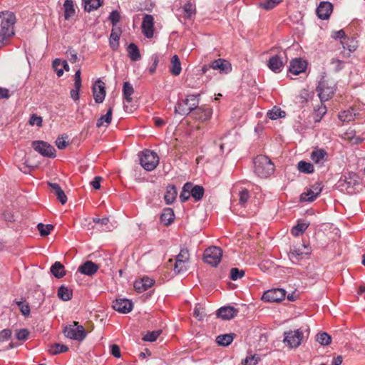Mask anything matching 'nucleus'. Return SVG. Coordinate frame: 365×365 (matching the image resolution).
<instances>
[{
  "label": "nucleus",
  "instance_id": "obj_40",
  "mask_svg": "<svg viewBox=\"0 0 365 365\" xmlns=\"http://www.w3.org/2000/svg\"><path fill=\"white\" fill-rule=\"evenodd\" d=\"M86 11H91L98 9L103 4L102 0H82Z\"/></svg>",
  "mask_w": 365,
  "mask_h": 365
},
{
  "label": "nucleus",
  "instance_id": "obj_21",
  "mask_svg": "<svg viewBox=\"0 0 365 365\" xmlns=\"http://www.w3.org/2000/svg\"><path fill=\"white\" fill-rule=\"evenodd\" d=\"M81 75V69L78 68L74 74V83H73L74 88H73L70 93L71 98L74 101H78L79 100V92H80V90H81V88L82 86Z\"/></svg>",
  "mask_w": 365,
  "mask_h": 365
},
{
  "label": "nucleus",
  "instance_id": "obj_17",
  "mask_svg": "<svg viewBox=\"0 0 365 365\" xmlns=\"http://www.w3.org/2000/svg\"><path fill=\"white\" fill-rule=\"evenodd\" d=\"M333 11V5L329 1H322L317 8L316 13L319 19L327 20Z\"/></svg>",
  "mask_w": 365,
  "mask_h": 365
},
{
  "label": "nucleus",
  "instance_id": "obj_9",
  "mask_svg": "<svg viewBox=\"0 0 365 365\" xmlns=\"http://www.w3.org/2000/svg\"><path fill=\"white\" fill-rule=\"evenodd\" d=\"M33 148L44 157L53 158L56 157V150L51 144L45 141L36 140L32 143Z\"/></svg>",
  "mask_w": 365,
  "mask_h": 365
},
{
  "label": "nucleus",
  "instance_id": "obj_63",
  "mask_svg": "<svg viewBox=\"0 0 365 365\" xmlns=\"http://www.w3.org/2000/svg\"><path fill=\"white\" fill-rule=\"evenodd\" d=\"M68 138L67 135H66L65 138H63V136H61V137L59 136L57 138V139L56 140V145L58 149L63 150L67 147L68 143H66L65 140V138Z\"/></svg>",
  "mask_w": 365,
  "mask_h": 365
},
{
  "label": "nucleus",
  "instance_id": "obj_36",
  "mask_svg": "<svg viewBox=\"0 0 365 365\" xmlns=\"http://www.w3.org/2000/svg\"><path fill=\"white\" fill-rule=\"evenodd\" d=\"M127 50H128V56L130 57L131 61H137L140 59L141 56L140 53V51H139L138 46L135 43H130L128 46Z\"/></svg>",
  "mask_w": 365,
  "mask_h": 365
},
{
  "label": "nucleus",
  "instance_id": "obj_31",
  "mask_svg": "<svg viewBox=\"0 0 365 365\" xmlns=\"http://www.w3.org/2000/svg\"><path fill=\"white\" fill-rule=\"evenodd\" d=\"M175 219L173 210L170 207L163 209V213L160 215L161 222L168 226L170 225Z\"/></svg>",
  "mask_w": 365,
  "mask_h": 365
},
{
  "label": "nucleus",
  "instance_id": "obj_32",
  "mask_svg": "<svg viewBox=\"0 0 365 365\" xmlns=\"http://www.w3.org/2000/svg\"><path fill=\"white\" fill-rule=\"evenodd\" d=\"M177 195L178 192L175 186L173 185H169L167 187L166 192L164 196L166 204H172L175 200Z\"/></svg>",
  "mask_w": 365,
  "mask_h": 365
},
{
  "label": "nucleus",
  "instance_id": "obj_30",
  "mask_svg": "<svg viewBox=\"0 0 365 365\" xmlns=\"http://www.w3.org/2000/svg\"><path fill=\"white\" fill-rule=\"evenodd\" d=\"M182 71L181 63L178 55H174L170 60V72L172 75L178 76Z\"/></svg>",
  "mask_w": 365,
  "mask_h": 365
},
{
  "label": "nucleus",
  "instance_id": "obj_34",
  "mask_svg": "<svg viewBox=\"0 0 365 365\" xmlns=\"http://www.w3.org/2000/svg\"><path fill=\"white\" fill-rule=\"evenodd\" d=\"M64 9V19L68 20L73 17L76 14L74 4L72 0H65L63 4Z\"/></svg>",
  "mask_w": 365,
  "mask_h": 365
},
{
  "label": "nucleus",
  "instance_id": "obj_19",
  "mask_svg": "<svg viewBox=\"0 0 365 365\" xmlns=\"http://www.w3.org/2000/svg\"><path fill=\"white\" fill-rule=\"evenodd\" d=\"M239 311L232 306L222 307L217 310V316L224 320H230L237 316Z\"/></svg>",
  "mask_w": 365,
  "mask_h": 365
},
{
  "label": "nucleus",
  "instance_id": "obj_25",
  "mask_svg": "<svg viewBox=\"0 0 365 365\" xmlns=\"http://www.w3.org/2000/svg\"><path fill=\"white\" fill-rule=\"evenodd\" d=\"M192 115L197 120L206 121L211 118L212 110L210 108L199 107L195 109V110L192 113Z\"/></svg>",
  "mask_w": 365,
  "mask_h": 365
},
{
  "label": "nucleus",
  "instance_id": "obj_1",
  "mask_svg": "<svg viewBox=\"0 0 365 365\" xmlns=\"http://www.w3.org/2000/svg\"><path fill=\"white\" fill-rule=\"evenodd\" d=\"M16 16L11 11L0 13V49L5 46L10 37L14 35V26Z\"/></svg>",
  "mask_w": 365,
  "mask_h": 365
},
{
  "label": "nucleus",
  "instance_id": "obj_38",
  "mask_svg": "<svg viewBox=\"0 0 365 365\" xmlns=\"http://www.w3.org/2000/svg\"><path fill=\"white\" fill-rule=\"evenodd\" d=\"M234 336V334H220L217 337L216 341L220 346H227L232 342Z\"/></svg>",
  "mask_w": 365,
  "mask_h": 365
},
{
  "label": "nucleus",
  "instance_id": "obj_45",
  "mask_svg": "<svg viewBox=\"0 0 365 365\" xmlns=\"http://www.w3.org/2000/svg\"><path fill=\"white\" fill-rule=\"evenodd\" d=\"M283 0H264L259 4V6L264 10H271L281 4Z\"/></svg>",
  "mask_w": 365,
  "mask_h": 365
},
{
  "label": "nucleus",
  "instance_id": "obj_53",
  "mask_svg": "<svg viewBox=\"0 0 365 365\" xmlns=\"http://www.w3.org/2000/svg\"><path fill=\"white\" fill-rule=\"evenodd\" d=\"M338 118L342 122H349L354 120L352 111L349 110L340 112L338 115Z\"/></svg>",
  "mask_w": 365,
  "mask_h": 365
},
{
  "label": "nucleus",
  "instance_id": "obj_18",
  "mask_svg": "<svg viewBox=\"0 0 365 365\" xmlns=\"http://www.w3.org/2000/svg\"><path fill=\"white\" fill-rule=\"evenodd\" d=\"M210 66L213 70H218L220 73L227 74L232 71L231 63L224 58H218L212 61Z\"/></svg>",
  "mask_w": 365,
  "mask_h": 365
},
{
  "label": "nucleus",
  "instance_id": "obj_42",
  "mask_svg": "<svg viewBox=\"0 0 365 365\" xmlns=\"http://www.w3.org/2000/svg\"><path fill=\"white\" fill-rule=\"evenodd\" d=\"M68 350L67 346L59 343H56L50 346L48 351L52 355L66 352Z\"/></svg>",
  "mask_w": 365,
  "mask_h": 365
},
{
  "label": "nucleus",
  "instance_id": "obj_62",
  "mask_svg": "<svg viewBox=\"0 0 365 365\" xmlns=\"http://www.w3.org/2000/svg\"><path fill=\"white\" fill-rule=\"evenodd\" d=\"M66 53L71 63H73L78 61L77 53L73 48H69Z\"/></svg>",
  "mask_w": 365,
  "mask_h": 365
},
{
  "label": "nucleus",
  "instance_id": "obj_56",
  "mask_svg": "<svg viewBox=\"0 0 365 365\" xmlns=\"http://www.w3.org/2000/svg\"><path fill=\"white\" fill-rule=\"evenodd\" d=\"M61 66V61L59 58H56L53 60L52 63V67L53 70L56 72V74L58 77L61 76L63 74V69L60 68Z\"/></svg>",
  "mask_w": 365,
  "mask_h": 365
},
{
  "label": "nucleus",
  "instance_id": "obj_54",
  "mask_svg": "<svg viewBox=\"0 0 365 365\" xmlns=\"http://www.w3.org/2000/svg\"><path fill=\"white\" fill-rule=\"evenodd\" d=\"M245 271L243 269H239L238 268L233 267L230 269V279L232 280H237L242 278L245 275Z\"/></svg>",
  "mask_w": 365,
  "mask_h": 365
},
{
  "label": "nucleus",
  "instance_id": "obj_52",
  "mask_svg": "<svg viewBox=\"0 0 365 365\" xmlns=\"http://www.w3.org/2000/svg\"><path fill=\"white\" fill-rule=\"evenodd\" d=\"M38 230L41 236H47L50 234L51 231L53 229L51 225H43V223H38L37 225Z\"/></svg>",
  "mask_w": 365,
  "mask_h": 365
},
{
  "label": "nucleus",
  "instance_id": "obj_28",
  "mask_svg": "<svg viewBox=\"0 0 365 365\" xmlns=\"http://www.w3.org/2000/svg\"><path fill=\"white\" fill-rule=\"evenodd\" d=\"M121 35L120 29H113L109 38V45L113 51H116L119 47V40Z\"/></svg>",
  "mask_w": 365,
  "mask_h": 365
},
{
  "label": "nucleus",
  "instance_id": "obj_15",
  "mask_svg": "<svg viewBox=\"0 0 365 365\" xmlns=\"http://www.w3.org/2000/svg\"><path fill=\"white\" fill-rule=\"evenodd\" d=\"M112 307L118 312L127 314L133 309V303L127 299H116L113 302Z\"/></svg>",
  "mask_w": 365,
  "mask_h": 365
},
{
  "label": "nucleus",
  "instance_id": "obj_16",
  "mask_svg": "<svg viewBox=\"0 0 365 365\" xmlns=\"http://www.w3.org/2000/svg\"><path fill=\"white\" fill-rule=\"evenodd\" d=\"M284 53H279L272 56L267 63L269 68L274 73H279L284 67L283 55Z\"/></svg>",
  "mask_w": 365,
  "mask_h": 365
},
{
  "label": "nucleus",
  "instance_id": "obj_6",
  "mask_svg": "<svg viewBox=\"0 0 365 365\" xmlns=\"http://www.w3.org/2000/svg\"><path fill=\"white\" fill-rule=\"evenodd\" d=\"M140 163L147 171L153 170L159 163V158L156 153L145 150L139 154Z\"/></svg>",
  "mask_w": 365,
  "mask_h": 365
},
{
  "label": "nucleus",
  "instance_id": "obj_41",
  "mask_svg": "<svg viewBox=\"0 0 365 365\" xmlns=\"http://www.w3.org/2000/svg\"><path fill=\"white\" fill-rule=\"evenodd\" d=\"M134 93V89L133 86L129 82H125L123 83V94L125 100L128 103H130L132 101L131 96Z\"/></svg>",
  "mask_w": 365,
  "mask_h": 365
},
{
  "label": "nucleus",
  "instance_id": "obj_58",
  "mask_svg": "<svg viewBox=\"0 0 365 365\" xmlns=\"http://www.w3.org/2000/svg\"><path fill=\"white\" fill-rule=\"evenodd\" d=\"M43 123V119L41 116L37 115L34 113L31 115L29 119V124L31 125H37L38 127H41Z\"/></svg>",
  "mask_w": 365,
  "mask_h": 365
},
{
  "label": "nucleus",
  "instance_id": "obj_61",
  "mask_svg": "<svg viewBox=\"0 0 365 365\" xmlns=\"http://www.w3.org/2000/svg\"><path fill=\"white\" fill-rule=\"evenodd\" d=\"M175 259H182L185 261H189L190 259V253L187 248H182L179 254L176 256Z\"/></svg>",
  "mask_w": 365,
  "mask_h": 365
},
{
  "label": "nucleus",
  "instance_id": "obj_12",
  "mask_svg": "<svg viewBox=\"0 0 365 365\" xmlns=\"http://www.w3.org/2000/svg\"><path fill=\"white\" fill-rule=\"evenodd\" d=\"M344 179L341 178L339 180V186L341 187L342 189L344 188L347 192H351L354 186L358 184V175L355 173H349L348 176L344 175Z\"/></svg>",
  "mask_w": 365,
  "mask_h": 365
},
{
  "label": "nucleus",
  "instance_id": "obj_5",
  "mask_svg": "<svg viewBox=\"0 0 365 365\" xmlns=\"http://www.w3.org/2000/svg\"><path fill=\"white\" fill-rule=\"evenodd\" d=\"M63 334L67 338L78 341H82L87 336L85 328L78 322H73L72 324L65 327Z\"/></svg>",
  "mask_w": 365,
  "mask_h": 365
},
{
  "label": "nucleus",
  "instance_id": "obj_39",
  "mask_svg": "<svg viewBox=\"0 0 365 365\" xmlns=\"http://www.w3.org/2000/svg\"><path fill=\"white\" fill-rule=\"evenodd\" d=\"M324 102L320 101V105L314 108V119L315 122H319L327 113V107L324 105Z\"/></svg>",
  "mask_w": 365,
  "mask_h": 365
},
{
  "label": "nucleus",
  "instance_id": "obj_60",
  "mask_svg": "<svg viewBox=\"0 0 365 365\" xmlns=\"http://www.w3.org/2000/svg\"><path fill=\"white\" fill-rule=\"evenodd\" d=\"M109 20L112 23L113 26H115L120 20V15L118 11H113L109 16Z\"/></svg>",
  "mask_w": 365,
  "mask_h": 365
},
{
  "label": "nucleus",
  "instance_id": "obj_2",
  "mask_svg": "<svg viewBox=\"0 0 365 365\" xmlns=\"http://www.w3.org/2000/svg\"><path fill=\"white\" fill-rule=\"evenodd\" d=\"M255 173L262 178L270 176L274 171V165L265 155H259L255 160Z\"/></svg>",
  "mask_w": 365,
  "mask_h": 365
},
{
  "label": "nucleus",
  "instance_id": "obj_26",
  "mask_svg": "<svg viewBox=\"0 0 365 365\" xmlns=\"http://www.w3.org/2000/svg\"><path fill=\"white\" fill-rule=\"evenodd\" d=\"M307 247L304 244H300L298 245H293L289 252V257L290 259H299L303 257V255H307L309 252H304L302 250L306 249Z\"/></svg>",
  "mask_w": 365,
  "mask_h": 365
},
{
  "label": "nucleus",
  "instance_id": "obj_14",
  "mask_svg": "<svg viewBox=\"0 0 365 365\" xmlns=\"http://www.w3.org/2000/svg\"><path fill=\"white\" fill-rule=\"evenodd\" d=\"M142 32L148 38L153 36L154 18L150 14H145L142 22Z\"/></svg>",
  "mask_w": 365,
  "mask_h": 365
},
{
  "label": "nucleus",
  "instance_id": "obj_37",
  "mask_svg": "<svg viewBox=\"0 0 365 365\" xmlns=\"http://www.w3.org/2000/svg\"><path fill=\"white\" fill-rule=\"evenodd\" d=\"M190 192L191 193V196L195 199V201H199L202 198L205 190L202 186H193V185L191 183Z\"/></svg>",
  "mask_w": 365,
  "mask_h": 365
},
{
  "label": "nucleus",
  "instance_id": "obj_10",
  "mask_svg": "<svg viewBox=\"0 0 365 365\" xmlns=\"http://www.w3.org/2000/svg\"><path fill=\"white\" fill-rule=\"evenodd\" d=\"M322 190V182H317L300 195L301 202H313Z\"/></svg>",
  "mask_w": 365,
  "mask_h": 365
},
{
  "label": "nucleus",
  "instance_id": "obj_46",
  "mask_svg": "<svg viewBox=\"0 0 365 365\" xmlns=\"http://www.w3.org/2000/svg\"><path fill=\"white\" fill-rule=\"evenodd\" d=\"M189 261L175 259L174 272L177 274L185 272L187 270V263Z\"/></svg>",
  "mask_w": 365,
  "mask_h": 365
},
{
  "label": "nucleus",
  "instance_id": "obj_20",
  "mask_svg": "<svg viewBox=\"0 0 365 365\" xmlns=\"http://www.w3.org/2000/svg\"><path fill=\"white\" fill-rule=\"evenodd\" d=\"M155 283V280L148 277H143L140 279L135 280L134 288L138 292H143L150 288Z\"/></svg>",
  "mask_w": 365,
  "mask_h": 365
},
{
  "label": "nucleus",
  "instance_id": "obj_7",
  "mask_svg": "<svg viewBox=\"0 0 365 365\" xmlns=\"http://www.w3.org/2000/svg\"><path fill=\"white\" fill-rule=\"evenodd\" d=\"M222 256V250L219 247H210L204 251L203 259L205 263L212 267H217L220 262Z\"/></svg>",
  "mask_w": 365,
  "mask_h": 365
},
{
  "label": "nucleus",
  "instance_id": "obj_50",
  "mask_svg": "<svg viewBox=\"0 0 365 365\" xmlns=\"http://www.w3.org/2000/svg\"><path fill=\"white\" fill-rule=\"evenodd\" d=\"M190 186L191 182H186L184 185L180 195V200L182 202L187 201L191 196V193L190 192Z\"/></svg>",
  "mask_w": 365,
  "mask_h": 365
},
{
  "label": "nucleus",
  "instance_id": "obj_51",
  "mask_svg": "<svg viewBox=\"0 0 365 365\" xmlns=\"http://www.w3.org/2000/svg\"><path fill=\"white\" fill-rule=\"evenodd\" d=\"M160 330L153 331H148L147 334L143 337V340L145 341L153 342L156 341L158 336L161 334Z\"/></svg>",
  "mask_w": 365,
  "mask_h": 365
},
{
  "label": "nucleus",
  "instance_id": "obj_57",
  "mask_svg": "<svg viewBox=\"0 0 365 365\" xmlns=\"http://www.w3.org/2000/svg\"><path fill=\"white\" fill-rule=\"evenodd\" d=\"M29 335V331L27 329H21L16 331V337L18 340L26 341Z\"/></svg>",
  "mask_w": 365,
  "mask_h": 365
},
{
  "label": "nucleus",
  "instance_id": "obj_64",
  "mask_svg": "<svg viewBox=\"0 0 365 365\" xmlns=\"http://www.w3.org/2000/svg\"><path fill=\"white\" fill-rule=\"evenodd\" d=\"M11 336V331L9 329H4L0 331V342L7 341Z\"/></svg>",
  "mask_w": 365,
  "mask_h": 365
},
{
  "label": "nucleus",
  "instance_id": "obj_49",
  "mask_svg": "<svg viewBox=\"0 0 365 365\" xmlns=\"http://www.w3.org/2000/svg\"><path fill=\"white\" fill-rule=\"evenodd\" d=\"M309 225L306 223H298L294 226L291 230V233L294 236H299L302 235L308 227Z\"/></svg>",
  "mask_w": 365,
  "mask_h": 365
},
{
  "label": "nucleus",
  "instance_id": "obj_43",
  "mask_svg": "<svg viewBox=\"0 0 365 365\" xmlns=\"http://www.w3.org/2000/svg\"><path fill=\"white\" fill-rule=\"evenodd\" d=\"M297 168L299 172L306 174L313 173L314 171V165L304 160H301L298 163Z\"/></svg>",
  "mask_w": 365,
  "mask_h": 365
},
{
  "label": "nucleus",
  "instance_id": "obj_44",
  "mask_svg": "<svg viewBox=\"0 0 365 365\" xmlns=\"http://www.w3.org/2000/svg\"><path fill=\"white\" fill-rule=\"evenodd\" d=\"M182 11L186 19H191L195 14V5L188 1L183 6Z\"/></svg>",
  "mask_w": 365,
  "mask_h": 365
},
{
  "label": "nucleus",
  "instance_id": "obj_55",
  "mask_svg": "<svg viewBox=\"0 0 365 365\" xmlns=\"http://www.w3.org/2000/svg\"><path fill=\"white\" fill-rule=\"evenodd\" d=\"M239 202L241 205H245L250 197L248 190L244 188L239 193Z\"/></svg>",
  "mask_w": 365,
  "mask_h": 365
},
{
  "label": "nucleus",
  "instance_id": "obj_29",
  "mask_svg": "<svg viewBox=\"0 0 365 365\" xmlns=\"http://www.w3.org/2000/svg\"><path fill=\"white\" fill-rule=\"evenodd\" d=\"M113 106H110L105 115H101L96 123V127L101 128L102 126L108 127L112 120Z\"/></svg>",
  "mask_w": 365,
  "mask_h": 365
},
{
  "label": "nucleus",
  "instance_id": "obj_3",
  "mask_svg": "<svg viewBox=\"0 0 365 365\" xmlns=\"http://www.w3.org/2000/svg\"><path fill=\"white\" fill-rule=\"evenodd\" d=\"M200 96V94L187 95L185 99L178 102L175 106V112L181 115L192 113L195 109L199 108Z\"/></svg>",
  "mask_w": 365,
  "mask_h": 365
},
{
  "label": "nucleus",
  "instance_id": "obj_35",
  "mask_svg": "<svg viewBox=\"0 0 365 365\" xmlns=\"http://www.w3.org/2000/svg\"><path fill=\"white\" fill-rule=\"evenodd\" d=\"M58 297L63 301H68L73 297V291L65 285H61L58 289Z\"/></svg>",
  "mask_w": 365,
  "mask_h": 365
},
{
  "label": "nucleus",
  "instance_id": "obj_33",
  "mask_svg": "<svg viewBox=\"0 0 365 365\" xmlns=\"http://www.w3.org/2000/svg\"><path fill=\"white\" fill-rule=\"evenodd\" d=\"M51 272L52 274L58 279L62 278L66 275V270L64 266L60 262H56L51 267Z\"/></svg>",
  "mask_w": 365,
  "mask_h": 365
},
{
  "label": "nucleus",
  "instance_id": "obj_4",
  "mask_svg": "<svg viewBox=\"0 0 365 365\" xmlns=\"http://www.w3.org/2000/svg\"><path fill=\"white\" fill-rule=\"evenodd\" d=\"M317 91L320 101L325 102L331 99L335 92V83L324 78L319 82L317 86Z\"/></svg>",
  "mask_w": 365,
  "mask_h": 365
},
{
  "label": "nucleus",
  "instance_id": "obj_24",
  "mask_svg": "<svg viewBox=\"0 0 365 365\" xmlns=\"http://www.w3.org/2000/svg\"><path fill=\"white\" fill-rule=\"evenodd\" d=\"M310 158L315 164L323 165L328 159V153L324 149H316L311 153Z\"/></svg>",
  "mask_w": 365,
  "mask_h": 365
},
{
  "label": "nucleus",
  "instance_id": "obj_48",
  "mask_svg": "<svg viewBox=\"0 0 365 365\" xmlns=\"http://www.w3.org/2000/svg\"><path fill=\"white\" fill-rule=\"evenodd\" d=\"M317 341L323 346H327L331 342V337L326 332L319 333L317 335Z\"/></svg>",
  "mask_w": 365,
  "mask_h": 365
},
{
  "label": "nucleus",
  "instance_id": "obj_23",
  "mask_svg": "<svg viewBox=\"0 0 365 365\" xmlns=\"http://www.w3.org/2000/svg\"><path fill=\"white\" fill-rule=\"evenodd\" d=\"M307 68V62L301 58H295L290 63L289 72L294 75H299L305 71Z\"/></svg>",
  "mask_w": 365,
  "mask_h": 365
},
{
  "label": "nucleus",
  "instance_id": "obj_22",
  "mask_svg": "<svg viewBox=\"0 0 365 365\" xmlns=\"http://www.w3.org/2000/svg\"><path fill=\"white\" fill-rule=\"evenodd\" d=\"M99 269V266L92 261H86L83 263L78 269V271L81 274L88 276H93Z\"/></svg>",
  "mask_w": 365,
  "mask_h": 365
},
{
  "label": "nucleus",
  "instance_id": "obj_8",
  "mask_svg": "<svg viewBox=\"0 0 365 365\" xmlns=\"http://www.w3.org/2000/svg\"><path fill=\"white\" fill-rule=\"evenodd\" d=\"M284 334V342L290 348L298 347L304 338L303 332L299 329L285 331Z\"/></svg>",
  "mask_w": 365,
  "mask_h": 365
},
{
  "label": "nucleus",
  "instance_id": "obj_59",
  "mask_svg": "<svg viewBox=\"0 0 365 365\" xmlns=\"http://www.w3.org/2000/svg\"><path fill=\"white\" fill-rule=\"evenodd\" d=\"M259 359V356L256 354L250 356H247L242 361L244 365H256Z\"/></svg>",
  "mask_w": 365,
  "mask_h": 365
},
{
  "label": "nucleus",
  "instance_id": "obj_13",
  "mask_svg": "<svg viewBox=\"0 0 365 365\" xmlns=\"http://www.w3.org/2000/svg\"><path fill=\"white\" fill-rule=\"evenodd\" d=\"M93 96L96 103L103 102L106 97L105 83L101 79H98L93 86Z\"/></svg>",
  "mask_w": 365,
  "mask_h": 365
},
{
  "label": "nucleus",
  "instance_id": "obj_27",
  "mask_svg": "<svg viewBox=\"0 0 365 365\" xmlns=\"http://www.w3.org/2000/svg\"><path fill=\"white\" fill-rule=\"evenodd\" d=\"M48 185L51 187V192L57 197L61 203L62 205L66 204L67 202V197L60 185L57 183L52 182H48Z\"/></svg>",
  "mask_w": 365,
  "mask_h": 365
},
{
  "label": "nucleus",
  "instance_id": "obj_11",
  "mask_svg": "<svg viewBox=\"0 0 365 365\" xmlns=\"http://www.w3.org/2000/svg\"><path fill=\"white\" fill-rule=\"evenodd\" d=\"M286 292L283 289L276 288L264 292L262 299L269 302H279L284 299Z\"/></svg>",
  "mask_w": 365,
  "mask_h": 365
},
{
  "label": "nucleus",
  "instance_id": "obj_47",
  "mask_svg": "<svg viewBox=\"0 0 365 365\" xmlns=\"http://www.w3.org/2000/svg\"><path fill=\"white\" fill-rule=\"evenodd\" d=\"M267 116L272 120H276L285 116V112L279 108L274 106L272 110L267 112Z\"/></svg>",
  "mask_w": 365,
  "mask_h": 365
}]
</instances>
